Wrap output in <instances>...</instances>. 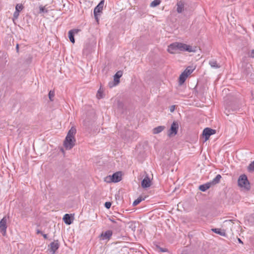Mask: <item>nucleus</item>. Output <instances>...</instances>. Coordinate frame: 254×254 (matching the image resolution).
<instances>
[{
    "label": "nucleus",
    "mask_w": 254,
    "mask_h": 254,
    "mask_svg": "<svg viewBox=\"0 0 254 254\" xmlns=\"http://www.w3.org/2000/svg\"><path fill=\"white\" fill-rule=\"evenodd\" d=\"M216 130L209 127L204 129L202 132V135L205 137V141L207 140L210 135L215 134Z\"/></svg>",
    "instance_id": "9d476101"
},
{
    "label": "nucleus",
    "mask_w": 254,
    "mask_h": 254,
    "mask_svg": "<svg viewBox=\"0 0 254 254\" xmlns=\"http://www.w3.org/2000/svg\"><path fill=\"white\" fill-rule=\"evenodd\" d=\"M16 49H17V51H18V44L16 45Z\"/></svg>",
    "instance_id": "a19ab883"
},
{
    "label": "nucleus",
    "mask_w": 254,
    "mask_h": 254,
    "mask_svg": "<svg viewBox=\"0 0 254 254\" xmlns=\"http://www.w3.org/2000/svg\"><path fill=\"white\" fill-rule=\"evenodd\" d=\"M50 252L52 254H54L56 251L59 249L60 245L58 241H54L50 245Z\"/></svg>",
    "instance_id": "9b49d317"
},
{
    "label": "nucleus",
    "mask_w": 254,
    "mask_h": 254,
    "mask_svg": "<svg viewBox=\"0 0 254 254\" xmlns=\"http://www.w3.org/2000/svg\"><path fill=\"white\" fill-rule=\"evenodd\" d=\"M238 186L245 189L249 190L250 188V184L246 175H241L238 180Z\"/></svg>",
    "instance_id": "7ed1b4c3"
},
{
    "label": "nucleus",
    "mask_w": 254,
    "mask_h": 254,
    "mask_svg": "<svg viewBox=\"0 0 254 254\" xmlns=\"http://www.w3.org/2000/svg\"><path fill=\"white\" fill-rule=\"evenodd\" d=\"M104 96L103 90L100 88L96 94V97L98 99L103 98Z\"/></svg>",
    "instance_id": "5701e85b"
},
{
    "label": "nucleus",
    "mask_w": 254,
    "mask_h": 254,
    "mask_svg": "<svg viewBox=\"0 0 254 254\" xmlns=\"http://www.w3.org/2000/svg\"><path fill=\"white\" fill-rule=\"evenodd\" d=\"M109 220L110 221H111V222H113V223H116V221L113 219V218H109Z\"/></svg>",
    "instance_id": "e433bc0d"
},
{
    "label": "nucleus",
    "mask_w": 254,
    "mask_h": 254,
    "mask_svg": "<svg viewBox=\"0 0 254 254\" xmlns=\"http://www.w3.org/2000/svg\"><path fill=\"white\" fill-rule=\"evenodd\" d=\"M49 98L51 101L53 100V98L55 96V92L53 91H50L49 93Z\"/></svg>",
    "instance_id": "c85d7f7f"
},
{
    "label": "nucleus",
    "mask_w": 254,
    "mask_h": 254,
    "mask_svg": "<svg viewBox=\"0 0 254 254\" xmlns=\"http://www.w3.org/2000/svg\"><path fill=\"white\" fill-rule=\"evenodd\" d=\"M170 111H174L176 110V106L172 105L170 107Z\"/></svg>",
    "instance_id": "72a5a7b5"
},
{
    "label": "nucleus",
    "mask_w": 254,
    "mask_h": 254,
    "mask_svg": "<svg viewBox=\"0 0 254 254\" xmlns=\"http://www.w3.org/2000/svg\"><path fill=\"white\" fill-rule=\"evenodd\" d=\"M7 219L8 218L6 216H4L0 221V231L3 236H5L6 233Z\"/></svg>",
    "instance_id": "0eeeda50"
},
{
    "label": "nucleus",
    "mask_w": 254,
    "mask_h": 254,
    "mask_svg": "<svg viewBox=\"0 0 254 254\" xmlns=\"http://www.w3.org/2000/svg\"><path fill=\"white\" fill-rule=\"evenodd\" d=\"M112 231L111 230L106 231L105 232L102 233L100 237L102 238L103 240H109L112 235Z\"/></svg>",
    "instance_id": "4468645a"
},
{
    "label": "nucleus",
    "mask_w": 254,
    "mask_h": 254,
    "mask_svg": "<svg viewBox=\"0 0 254 254\" xmlns=\"http://www.w3.org/2000/svg\"><path fill=\"white\" fill-rule=\"evenodd\" d=\"M194 70V68L192 66L188 67L180 75L179 77V83L182 84L186 81L188 76L190 75L193 71Z\"/></svg>",
    "instance_id": "f03ea898"
},
{
    "label": "nucleus",
    "mask_w": 254,
    "mask_h": 254,
    "mask_svg": "<svg viewBox=\"0 0 254 254\" xmlns=\"http://www.w3.org/2000/svg\"><path fill=\"white\" fill-rule=\"evenodd\" d=\"M63 220L64 223L66 224L69 225L72 223L70 219V216L68 214H66L64 215Z\"/></svg>",
    "instance_id": "4be33fe9"
},
{
    "label": "nucleus",
    "mask_w": 254,
    "mask_h": 254,
    "mask_svg": "<svg viewBox=\"0 0 254 254\" xmlns=\"http://www.w3.org/2000/svg\"><path fill=\"white\" fill-rule=\"evenodd\" d=\"M43 236L45 239H47V234H43Z\"/></svg>",
    "instance_id": "58836bf2"
},
{
    "label": "nucleus",
    "mask_w": 254,
    "mask_h": 254,
    "mask_svg": "<svg viewBox=\"0 0 254 254\" xmlns=\"http://www.w3.org/2000/svg\"><path fill=\"white\" fill-rule=\"evenodd\" d=\"M142 200V199L140 197H139L133 201L132 204L133 206H136L137 204H138Z\"/></svg>",
    "instance_id": "bb28decb"
},
{
    "label": "nucleus",
    "mask_w": 254,
    "mask_h": 254,
    "mask_svg": "<svg viewBox=\"0 0 254 254\" xmlns=\"http://www.w3.org/2000/svg\"><path fill=\"white\" fill-rule=\"evenodd\" d=\"M158 249H159V251L161 252H165L166 251V249H164L160 248V247H158Z\"/></svg>",
    "instance_id": "c9c22d12"
},
{
    "label": "nucleus",
    "mask_w": 254,
    "mask_h": 254,
    "mask_svg": "<svg viewBox=\"0 0 254 254\" xmlns=\"http://www.w3.org/2000/svg\"><path fill=\"white\" fill-rule=\"evenodd\" d=\"M151 186V181L148 177H145L141 182V187L143 188H147Z\"/></svg>",
    "instance_id": "2eb2a0df"
},
{
    "label": "nucleus",
    "mask_w": 254,
    "mask_h": 254,
    "mask_svg": "<svg viewBox=\"0 0 254 254\" xmlns=\"http://www.w3.org/2000/svg\"><path fill=\"white\" fill-rule=\"evenodd\" d=\"M178 42L173 43L168 46L167 51L172 54H176L177 51L178 50Z\"/></svg>",
    "instance_id": "f8f14e48"
},
{
    "label": "nucleus",
    "mask_w": 254,
    "mask_h": 254,
    "mask_svg": "<svg viewBox=\"0 0 254 254\" xmlns=\"http://www.w3.org/2000/svg\"><path fill=\"white\" fill-rule=\"evenodd\" d=\"M231 110H239L241 109L239 104H236V103H233L231 105Z\"/></svg>",
    "instance_id": "b1692460"
},
{
    "label": "nucleus",
    "mask_w": 254,
    "mask_h": 254,
    "mask_svg": "<svg viewBox=\"0 0 254 254\" xmlns=\"http://www.w3.org/2000/svg\"><path fill=\"white\" fill-rule=\"evenodd\" d=\"M248 171L249 172H253L254 171V161L251 162L247 168Z\"/></svg>",
    "instance_id": "a878e982"
},
{
    "label": "nucleus",
    "mask_w": 254,
    "mask_h": 254,
    "mask_svg": "<svg viewBox=\"0 0 254 254\" xmlns=\"http://www.w3.org/2000/svg\"><path fill=\"white\" fill-rule=\"evenodd\" d=\"M61 150H62V151L63 152V153H64V149H61Z\"/></svg>",
    "instance_id": "79ce46f5"
},
{
    "label": "nucleus",
    "mask_w": 254,
    "mask_h": 254,
    "mask_svg": "<svg viewBox=\"0 0 254 254\" xmlns=\"http://www.w3.org/2000/svg\"><path fill=\"white\" fill-rule=\"evenodd\" d=\"M40 13H47L48 10L46 8L45 6H40Z\"/></svg>",
    "instance_id": "c756f323"
},
{
    "label": "nucleus",
    "mask_w": 254,
    "mask_h": 254,
    "mask_svg": "<svg viewBox=\"0 0 254 254\" xmlns=\"http://www.w3.org/2000/svg\"><path fill=\"white\" fill-rule=\"evenodd\" d=\"M252 98L251 100V102H252V104H253L254 105V91H252Z\"/></svg>",
    "instance_id": "f704fd0d"
},
{
    "label": "nucleus",
    "mask_w": 254,
    "mask_h": 254,
    "mask_svg": "<svg viewBox=\"0 0 254 254\" xmlns=\"http://www.w3.org/2000/svg\"><path fill=\"white\" fill-rule=\"evenodd\" d=\"M178 50L181 51H188L189 52H195L196 47H192L186 44L178 42Z\"/></svg>",
    "instance_id": "39448f33"
},
{
    "label": "nucleus",
    "mask_w": 254,
    "mask_h": 254,
    "mask_svg": "<svg viewBox=\"0 0 254 254\" xmlns=\"http://www.w3.org/2000/svg\"><path fill=\"white\" fill-rule=\"evenodd\" d=\"M211 183H209V182L206 183L203 185H201L199 186V189L202 191H205L208 189H209L211 187Z\"/></svg>",
    "instance_id": "f3484780"
},
{
    "label": "nucleus",
    "mask_w": 254,
    "mask_h": 254,
    "mask_svg": "<svg viewBox=\"0 0 254 254\" xmlns=\"http://www.w3.org/2000/svg\"><path fill=\"white\" fill-rule=\"evenodd\" d=\"M78 31V30H76V29H73V30H71L69 31V32H68V38H69V39L70 40V41L71 43H74L75 40H74V34L75 33H77Z\"/></svg>",
    "instance_id": "dca6fc26"
},
{
    "label": "nucleus",
    "mask_w": 254,
    "mask_h": 254,
    "mask_svg": "<svg viewBox=\"0 0 254 254\" xmlns=\"http://www.w3.org/2000/svg\"><path fill=\"white\" fill-rule=\"evenodd\" d=\"M248 56L251 58H254V50H252L249 52Z\"/></svg>",
    "instance_id": "7c9ffc66"
},
{
    "label": "nucleus",
    "mask_w": 254,
    "mask_h": 254,
    "mask_svg": "<svg viewBox=\"0 0 254 254\" xmlns=\"http://www.w3.org/2000/svg\"><path fill=\"white\" fill-rule=\"evenodd\" d=\"M111 203L110 202H105V206L109 209L111 207Z\"/></svg>",
    "instance_id": "473e14b6"
},
{
    "label": "nucleus",
    "mask_w": 254,
    "mask_h": 254,
    "mask_svg": "<svg viewBox=\"0 0 254 254\" xmlns=\"http://www.w3.org/2000/svg\"><path fill=\"white\" fill-rule=\"evenodd\" d=\"M209 65L213 68H218L220 65L217 63V61L215 60H211L209 62Z\"/></svg>",
    "instance_id": "6ab92c4d"
},
{
    "label": "nucleus",
    "mask_w": 254,
    "mask_h": 254,
    "mask_svg": "<svg viewBox=\"0 0 254 254\" xmlns=\"http://www.w3.org/2000/svg\"><path fill=\"white\" fill-rule=\"evenodd\" d=\"M122 175L121 173L116 172L112 176H108L105 178L104 181L107 183H117L121 180Z\"/></svg>",
    "instance_id": "20e7f679"
},
{
    "label": "nucleus",
    "mask_w": 254,
    "mask_h": 254,
    "mask_svg": "<svg viewBox=\"0 0 254 254\" xmlns=\"http://www.w3.org/2000/svg\"><path fill=\"white\" fill-rule=\"evenodd\" d=\"M176 10L178 13H182L184 10L185 3L183 1H178L176 4Z\"/></svg>",
    "instance_id": "ddd939ff"
},
{
    "label": "nucleus",
    "mask_w": 254,
    "mask_h": 254,
    "mask_svg": "<svg viewBox=\"0 0 254 254\" xmlns=\"http://www.w3.org/2000/svg\"><path fill=\"white\" fill-rule=\"evenodd\" d=\"M211 230L213 232H214L216 234H218L221 236H225L226 235V233H225V231L222 230L220 229L214 228V229H212Z\"/></svg>",
    "instance_id": "aec40b11"
},
{
    "label": "nucleus",
    "mask_w": 254,
    "mask_h": 254,
    "mask_svg": "<svg viewBox=\"0 0 254 254\" xmlns=\"http://www.w3.org/2000/svg\"><path fill=\"white\" fill-rule=\"evenodd\" d=\"M19 15V12L15 11L13 13V18L15 19H17Z\"/></svg>",
    "instance_id": "2f4dec72"
},
{
    "label": "nucleus",
    "mask_w": 254,
    "mask_h": 254,
    "mask_svg": "<svg viewBox=\"0 0 254 254\" xmlns=\"http://www.w3.org/2000/svg\"><path fill=\"white\" fill-rule=\"evenodd\" d=\"M179 129V125L176 122H174L171 126L170 128L168 131V135L170 137L174 136L177 134Z\"/></svg>",
    "instance_id": "423d86ee"
},
{
    "label": "nucleus",
    "mask_w": 254,
    "mask_h": 254,
    "mask_svg": "<svg viewBox=\"0 0 254 254\" xmlns=\"http://www.w3.org/2000/svg\"><path fill=\"white\" fill-rule=\"evenodd\" d=\"M104 3V0H101L94 8V15L95 18L96 19L97 22L98 21V13L101 12L102 11Z\"/></svg>",
    "instance_id": "1a4fd4ad"
},
{
    "label": "nucleus",
    "mask_w": 254,
    "mask_h": 254,
    "mask_svg": "<svg viewBox=\"0 0 254 254\" xmlns=\"http://www.w3.org/2000/svg\"><path fill=\"white\" fill-rule=\"evenodd\" d=\"M23 8V7L22 4H17L15 7V11L19 12L20 11L22 10Z\"/></svg>",
    "instance_id": "cd10ccee"
},
{
    "label": "nucleus",
    "mask_w": 254,
    "mask_h": 254,
    "mask_svg": "<svg viewBox=\"0 0 254 254\" xmlns=\"http://www.w3.org/2000/svg\"><path fill=\"white\" fill-rule=\"evenodd\" d=\"M165 129L164 126H158L156 127H155L152 130V132L153 134H156L162 132Z\"/></svg>",
    "instance_id": "a211bd4d"
},
{
    "label": "nucleus",
    "mask_w": 254,
    "mask_h": 254,
    "mask_svg": "<svg viewBox=\"0 0 254 254\" xmlns=\"http://www.w3.org/2000/svg\"><path fill=\"white\" fill-rule=\"evenodd\" d=\"M76 132V129L74 127H72L68 131L64 141V146L66 150H70L75 145Z\"/></svg>",
    "instance_id": "f257e3e1"
},
{
    "label": "nucleus",
    "mask_w": 254,
    "mask_h": 254,
    "mask_svg": "<svg viewBox=\"0 0 254 254\" xmlns=\"http://www.w3.org/2000/svg\"><path fill=\"white\" fill-rule=\"evenodd\" d=\"M122 75L123 71L121 70H119L116 72V73L114 76V82H111L109 83V86H110V88H112L114 86H116L119 83L120 78L122 76Z\"/></svg>",
    "instance_id": "6e6552de"
},
{
    "label": "nucleus",
    "mask_w": 254,
    "mask_h": 254,
    "mask_svg": "<svg viewBox=\"0 0 254 254\" xmlns=\"http://www.w3.org/2000/svg\"><path fill=\"white\" fill-rule=\"evenodd\" d=\"M221 178V175L218 174L215 177V178L212 180L211 182H209V183H211V186L218 184Z\"/></svg>",
    "instance_id": "412c9836"
},
{
    "label": "nucleus",
    "mask_w": 254,
    "mask_h": 254,
    "mask_svg": "<svg viewBox=\"0 0 254 254\" xmlns=\"http://www.w3.org/2000/svg\"><path fill=\"white\" fill-rule=\"evenodd\" d=\"M161 3V1L160 0H154L152 1L150 4V6L152 7H154L158 6Z\"/></svg>",
    "instance_id": "393cba45"
},
{
    "label": "nucleus",
    "mask_w": 254,
    "mask_h": 254,
    "mask_svg": "<svg viewBox=\"0 0 254 254\" xmlns=\"http://www.w3.org/2000/svg\"><path fill=\"white\" fill-rule=\"evenodd\" d=\"M238 241H239V243H243L242 241L240 239H238Z\"/></svg>",
    "instance_id": "ea45409f"
},
{
    "label": "nucleus",
    "mask_w": 254,
    "mask_h": 254,
    "mask_svg": "<svg viewBox=\"0 0 254 254\" xmlns=\"http://www.w3.org/2000/svg\"><path fill=\"white\" fill-rule=\"evenodd\" d=\"M37 234H42V232L39 230H37Z\"/></svg>",
    "instance_id": "4c0bfd02"
}]
</instances>
